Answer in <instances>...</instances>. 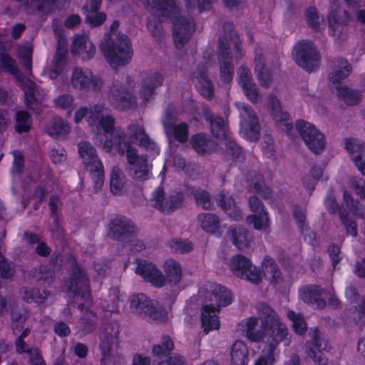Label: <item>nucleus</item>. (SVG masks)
Masks as SVG:
<instances>
[{
  "instance_id": "nucleus-1",
  "label": "nucleus",
  "mask_w": 365,
  "mask_h": 365,
  "mask_svg": "<svg viewBox=\"0 0 365 365\" xmlns=\"http://www.w3.org/2000/svg\"><path fill=\"white\" fill-rule=\"evenodd\" d=\"M144 4L155 17L172 19L174 41L178 48L189 41L195 31L193 18L180 14L174 0H145Z\"/></svg>"
},
{
  "instance_id": "nucleus-2",
  "label": "nucleus",
  "mask_w": 365,
  "mask_h": 365,
  "mask_svg": "<svg viewBox=\"0 0 365 365\" xmlns=\"http://www.w3.org/2000/svg\"><path fill=\"white\" fill-rule=\"evenodd\" d=\"M115 147L119 155L125 153L128 164L126 170L128 175L138 182H143L153 176L152 165L149 163L147 155H139L136 148L125 140V135L123 132H116L113 142L107 139L103 144V149L110 152Z\"/></svg>"
},
{
  "instance_id": "nucleus-3",
  "label": "nucleus",
  "mask_w": 365,
  "mask_h": 365,
  "mask_svg": "<svg viewBox=\"0 0 365 365\" xmlns=\"http://www.w3.org/2000/svg\"><path fill=\"white\" fill-rule=\"evenodd\" d=\"M99 48L110 66L115 69L128 64L133 56L131 42L126 35L111 34L104 36Z\"/></svg>"
},
{
  "instance_id": "nucleus-4",
  "label": "nucleus",
  "mask_w": 365,
  "mask_h": 365,
  "mask_svg": "<svg viewBox=\"0 0 365 365\" xmlns=\"http://www.w3.org/2000/svg\"><path fill=\"white\" fill-rule=\"evenodd\" d=\"M209 304L202 307L201 314L202 326L204 332L207 334L210 330L217 329L220 327V322L215 312L223 306H227L232 302L230 292L224 286L217 284H211L207 289Z\"/></svg>"
},
{
  "instance_id": "nucleus-5",
  "label": "nucleus",
  "mask_w": 365,
  "mask_h": 365,
  "mask_svg": "<svg viewBox=\"0 0 365 365\" xmlns=\"http://www.w3.org/2000/svg\"><path fill=\"white\" fill-rule=\"evenodd\" d=\"M84 117L87 118L91 125H100L101 129L98 130L93 140L96 145L103 148V144L108 139V135L114 129V118L103 105H96L89 109L86 107L81 108L75 114V122L79 123Z\"/></svg>"
},
{
  "instance_id": "nucleus-6",
  "label": "nucleus",
  "mask_w": 365,
  "mask_h": 365,
  "mask_svg": "<svg viewBox=\"0 0 365 365\" xmlns=\"http://www.w3.org/2000/svg\"><path fill=\"white\" fill-rule=\"evenodd\" d=\"M119 329L116 324H106L99 334L101 365H121L123 357L114 348L118 343Z\"/></svg>"
},
{
  "instance_id": "nucleus-7",
  "label": "nucleus",
  "mask_w": 365,
  "mask_h": 365,
  "mask_svg": "<svg viewBox=\"0 0 365 365\" xmlns=\"http://www.w3.org/2000/svg\"><path fill=\"white\" fill-rule=\"evenodd\" d=\"M78 149L85 169L92 176L95 188L101 189L104 182V169L96 148L90 142L81 141L78 145Z\"/></svg>"
},
{
  "instance_id": "nucleus-8",
  "label": "nucleus",
  "mask_w": 365,
  "mask_h": 365,
  "mask_svg": "<svg viewBox=\"0 0 365 365\" xmlns=\"http://www.w3.org/2000/svg\"><path fill=\"white\" fill-rule=\"evenodd\" d=\"M132 312L150 322H165L168 313L161 307L155 306L152 301L144 294L139 293L130 299Z\"/></svg>"
},
{
  "instance_id": "nucleus-9",
  "label": "nucleus",
  "mask_w": 365,
  "mask_h": 365,
  "mask_svg": "<svg viewBox=\"0 0 365 365\" xmlns=\"http://www.w3.org/2000/svg\"><path fill=\"white\" fill-rule=\"evenodd\" d=\"M294 59L296 63L307 71H316L321 63V56L314 43L307 40L299 41L294 47Z\"/></svg>"
},
{
  "instance_id": "nucleus-10",
  "label": "nucleus",
  "mask_w": 365,
  "mask_h": 365,
  "mask_svg": "<svg viewBox=\"0 0 365 365\" xmlns=\"http://www.w3.org/2000/svg\"><path fill=\"white\" fill-rule=\"evenodd\" d=\"M184 199L181 192L173 191L166 194L163 187H158L153 192L150 202L153 207L164 214L170 215L182 205Z\"/></svg>"
},
{
  "instance_id": "nucleus-11",
  "label": "nucleus",
  "mask_w": 365,
  "mask_h": 365,
  "mask_svg": "<svg viewBox=\"0 0 365 365\" xmlns=\"http://www.w3.org/2000/svg\"><path fill=\"white\" fill-rule=\"evenodd\" d=\"M295 127L307 146L314 154H319L325 150V136L314 125L298 120L295 123Z\"/></svg>"
},
{
  "instance_id": "nucleus-12",
  "label": "nucleus",
  "mask_w": 365,
  "mask_h": 365,
  "mask_svg": "<svg viewBox=\"0 0 365 365\" xmlns=\"http://www.w3.org/2000/svg\"><path fill=\"white\" fill-rule=\"evenodd\" d=\"M230 268L237 277L255 284L262 282L260 269L252 265L251 261L242 255H236L232 257Z\"/></svg>"
},
{
  "instance_id": "nucleus-13",
  "label": "nucleus",
  "mask_w": 365,
  "mask_h": 365,
  "mask_svg": "<svg viewBox=\"0 0 365 365\" xmlns=\"http://www.w3.org/2000/svg\"><path fill=\"white\" fill-rule=\"evenodd\" d=\"M108 235L113 240L121 242L130 241V238L135 237L138 229L134 222L122 215L116 216L111 219L108 224Z\"/></svg>"
},
{
  "instance_id": "nucleus-14",
  "label": "nucleus",
  "mask_w": 365,
  "mask_h": 365,
  "mask_svg": "<svg viewBox=\"0 0 365 365\" xmlns=\"http://www.w3.org/2000/svg\"><path fill=\"white\" fill-rule=\"evenodd\" d=\"M67 292L75 297L88 301L90 299V284L86 273L82 267L76 264L72 269V275L66 282Z\"/></svg>"
},
{
  "instance_id": "nucleus-15",
  "label": "nucleus",
  "mask_w": 365,
  "mask_h": 365,
  "mask_svg": "<svg viewBox=\"0 0 365 365\" xmlns=\"http://www.w3.org/2000/svg\"><path fill=\"white\" fill-rule=\"evenodd\" d=\"M309 335L311 340L306 344L307 354L318 365H327V359L322 351L331 348L328 339L319 333L317 328H311Z\"/></svg>"
},
{
  "instance_id": "nucleus-16",
  "label": "nucleus",
  "mask_w": 365,
  "mask_h": 365,
  "mask_svg": "<svg viewBox=\"0 0 365 365\" xmlns=\"http://www.w3.org/2000/svg\"><path fill=\"white\" fill-rule=\"evenodd\" d=\"M217 56L220 66V79L224 83H230L232 81L235 68L232 55L225 37H220L218 39Z\"/></svg>"
},
{
  "instance_id": "nucleus-17",
  "label": "nucleus",
  "mask_w": 365,
  "mask_h": 365,
  "mask_svg": "<svg viewBox=\"0 0 365 365\" xmlns=\"http://www.w3.org/2000/svg\"><path fill=\"white\" fill-rule=\"evenodd\" d=\"M240 133L250 141H256L260 135V125L254 109L243 106L240 110Z\"/></svg>"
},
{
  "instance_id": "nucleus-18",
  "label": "nucleus",
  "mask_w": 365,
  "mask_h": 365,
  "mask_svg": "<svg viewBox=\"0 0 365 365\" xmlns=\"http://www.w3.org/2000/svg\"><path fill=\"white\" fill-rule=\"evenodd\" d=\"M71 83L74 88L80 91H97L101 88L103 82L90 69L76 68L72 73Z\"/></svg>"
},
{
  "instance_id": "nucleus-19",
  "label": "nucleus",
  "mask_w": 365,
  "mask_h": 365,
  "mask_svg": "<svg viewBox=\"0 0 365 365\" xmlns=\"http://www.w3.org/2000/svg\"><path fill=\"white\" fill-rule=\"evenodd\" d=\"M123 132L125 135L128 136L133 143L138 145L144 148L146 150L158 152V148L155 143L146 133L143 125L138 123H132L127 128L126 134L121 130L113 129L112 133V138H109L113 142V138L116 132Z\"/></svg>"
},
{
  "instance_id": "nucleus-20",
  "label": "nucleus",
  "mask_w": 365,
  "mask_h": 365,
  "mask_svg": "<svg viewBox=\"0 0 365 365\" xmlns=\"http://www.w3.org/2000/svg\"><path fill=\"white\" fill-rule=\"evenodd\" d=\"M14 76L19 82V84L26 89L24 94L27 106L34 111L38 110L40 108L39 101L42 98L41 91L39 90V88L34 82L21 74L20 71L18 72V74H15Z\"/></svg>"
},
{
  "instance_id": "nucleus-21",
  "label": "nucleus",
  "mask_w": 365,
  "mask_h": 365,
  "mask_svg": "<svg viewBox=\"0 0 365 365\" xmlns=\"http://www.w3.org/2000/svg\"><path fill=\"white\" fill-rule=\"evenodd\" d=\"M109 96L115 106L121 110L132 109L136 106V98L118 81L110 86Z\"/></svg>"
},
{
  "instance_id": "nucleus-22",
  "label": "nucleus",
  "mask_w": 365,
  "mask_h": 365,
  "mask_svg": "<svg viewBox=\"0 0 365 365\" xmlns=\"http://www.w3.org/2000/svg\"><path fill=\"white\" fill-rule=\"evenodd\" d=\"M331 11L328 16L329 24L334 31V35L339 36L351 21V18L345 9L339 6L338 0H331Z\"/></svg>"
},
{
  "instance_id": "nucleus-23",
  "label": "nucleus",
  "mask_w": 365,
  "mask_h": 365,
  "mask_svg": "<svg viewBox=\"0 0 365 365\" xmlns=\"http://www.w3.org/2000/svg\"><path fill=\"white\" fill-rule=\"evenodd\" d=\"M138 266L135 272L156 287H162L165 284V277L157 267L145 260L137 259Z\"/></svg>"
},
{
  "instance_id": "nucleus-24",
  "label": "nucleus",
  "mask_w": 365,
  "mask_h": 365,
  "mask_svg": "<svg viewBox=\"0 0 365 365\" xmlns=\"http://www.w3.org/2000/svg\"><path fill=\"white\" fill-rule=\"evenodd\" d=\"M345 148L359 171L365 176V143L356 140H346Z\"/></svg>"
},
{
  "instance_id": "nucleus-25",
  "label": "nucleus",
  "mask_w": 365,
  "mask_h": 365,
  "mask_svg": "<svg viewBox=\"0 0 365 365\" xmlns=\"http://www.w3.org/2000/svg\"><path fill=\"white\" fill-rule=\"evenodd\" d=\"M71 52L81 56L83 60H90L96 54V47L88 36L76 35L72 43Z\"/></svg>"
},
{
  "instance_id": "nucleus-26",
  "label": "nucleus",
  "mask_w": 365,
  "mask_h": 365,
  "mask_svg": "<svg viewBox=\"0 0 365 365\" xmlns=\"http://www.w3.org/2000/svg\"><path fill=\"white\" fill-rule=\"evenodd\" d=\"M262 327L265 329L274 328L281 322V319L275 310L268 304L260 302L257 305Z\"/></svg>"
},
{
  "instance_id": "nucleus-27",
  "label": "nucleus",
  "mask_w": 365,
  "mask_h": 365,
  "mask_svg": "<svg viewBox=\"0 0 365 365\" xmlns=\"http://www.w3.org/2000/svg\"><path fill=\"white\" fill-rule=\"evenodd\" d=\"M333 71L329 75V81L333 85L340 86V81L346 78L351 72V66L343 58H336L331 61Z\"/></svg>"
},
{
  "instance_id": "nucleus-28",
  "label": "nucleus",
  "mask_w": 365,
  "mask_h": 365,
  "mask_svg": "<svg viewBox=\"0 0 365 365\" xmlns=\"http://www.w3.org/2000/svg\"><path fill=\"white\" fill-rule=\"evenodd\" d=\"M227 236L234 245L240 250L247 249L252 241V235L245 227L236 226L229 229Z\"/></svg>"
},
{
  "instance_id": "nucleus-29",
  "label": "nucleus",
  "mask_w": 365,
  "mask_h": 365,
  "mask_svg": "<svg viewBox=\"0 0 365 365\" xmlns=\"http://www.w3.org/2000/svg\"><path fill=\"white\" fill-rule=\"evenodd\" d=\"M323 293L324 290L321 287L311 285L302 289L300 296L304 302L315 304L317 308L322 309L327 306L322 297Z\"/></svg>"
},
{
  "instance_id": "nucleus-30",
  "label": "nucleus",
  "mask_w": 365,
  "mask_h": 365,
  "mask_svg": "<svg viewBox=\"0 0 365 365\" xmlns=\"http://www.w3.org/2000/svg\"><path fill=\"white\" fill-rule=\"evenodd\" d=\"M187 195L188 197H192L196 205L205 210H212L215 208L212 196L205 190L190 187L187 190Z\"/></svg>"
},
{
  "instance_id": "nucleus-31",
  "label": "nucleus",
  "mask_w": 365,
  "mask_h": 365,
  "mask_svg": "<svg viewBox=\"0 0 365 365\" xmlns=\"http://www.w3.org/2000/svg\"><path fill=\"white\" fill-rule=\"evenodd\" d=\"M67 48L63 41H59L56 53L52 61V68L48 73L51 79H56L63 71L66 64Z\"/></svg>"
},
{
  "instance_id": "nucleus-32",
  "label": "nucleus",
  "mask_w": 365,
  "mask_h": 365,
  "mask_svg": "<svg viewBox=\"0 0 365 365\" xmlns=\"http://www.w3.org/2000/svg\"><path fill=\"white\" fill-rule=\"evenodd\" d=\"M268 104L271 109V114L274 120L278 123H284L287 130L292 128L289 113L283 112L279 101L275 96L270 94L268 97Z\"/></svg>"
},
{
  "instance_id": "nucleus-33",
  "label": "nucleus",
  "mask_w": 365,
  "mask_h": 365,
  "mask_svg": "<svg viewBox=\"0 0 365 365\" xmlns=\"http://www.w3.org/2000/svg\"><path fill=\"white\" fill-rule=\"evenodd\" d=\"M205 119L209 122L212 135L217 138L227 137L224 119L219 115L211 114L207 109L203 110Z\"/></svg>"
},
{
  "instance_id": "nucleus-34",
  "label": "nucleus",
  "mask_w": 365,
  "mask_h": 365,
  "mask_svg": "<svg viewBox=\"0 0 365 365\" xmlns=\"http://www.w3.org/2000/svg\"><path fill=\"white\" fill-rule=\"evenodd\" d=\"M31 275L36 284L40 287L51 286L54 281L53 270L44 265L32 269Z\"/></svg>"
},
{
  "instance_id": "nucleus-35",
  "label": "nucleus",
  "mask_w": 365,
  "mask_h": 365,
  "mask_svg": "<svg viewBox=\"0 0 365 365\" xmlns=\"http://www.w3.org/2000/svg\"><path fill=\"white\" fill-rule=\"evenodd\" d=\"M197 222L207 233L214 234L220 228V218L210 212H202L197 215Z\"/></svg>"
},
{
  "instance_id": "nucleus-36",
  "label": "nucleus",
  "mask_w": 365,
  "mask_h": 365,
  "mask_svg": "<svg viewBox=\"0 0 365 365\" xmlns=\"http://www.w3.org/2000/svg\"><path fill=\"white\" fill-rule=\"evenodd\" d=\"M97 324V314L91 310H86L79 319V331L83 336L87 335L96 330Z\"/></svg>"
},
{
  "instance_id": "nucleus-37",
  "label": "nucleus",
  "mask_w": 365,
  "mask_h": 365,
  "mask_svg": "<svg viewBox=\"0 0 365 365\" xmlns=\"http://www.w3.org/2000/svg\"><path fill=\"white\" fill-rule=\"evenodd\" d=\"M230 355L231 365H247L248 349L242 341L237 340L233 344Z\"/></svg>"
},
{
  "instance_id": "nucleus-38",
  "label": "nucleus",
  "mask_w": 365,
  "mask_h": 365,
  "mask_svg": "<svg viewBox=\"0 0 365 365\" xmlns=\"http://www.w3.org/2000/svg\"><path fill=\"white\" fill-rule=\"evenodd\" d=\"M264 276L269 279L273 284H279L282 281V273L275 260L269 257H265L262 262Z\"/></svg>"
},
{
  "instance_id": "nucleus-39",
  "label": "nucleus",
  "mask_w": 365,
  "mask_h": 365,
  "mask_svg": "<svg viewBox=\"0 0 365 365\" xmlns=\"http://www.w3.org/2000/svg\"><path fill=\"white\" fill-rule=\"evenodd\" d=\"M265 331L267 332L271 331L270 336L272 339V343L277 345L280 342H282L284 346L289 345L291 336L289 334L287 327L282 322L276 325L274 328H268V329H265Z\"/></svg>"
},
{
  "instance_id": "nucleus-40",
  "label": "nucleus",
  "mask_w": 365,
  "mask_h": 365,
  "mask_svg": "<svg viewBox=\"0 0 365 365\" xmlns=\"http://www.w3.org/2000/svg\"><path fill=\"white\" fill-rule=\"evenodd\" d=\"M61 202V200L59 196L56 195H53L50 197L49 199V209L51 211V217L53 220V225L51 228V232H53V236H55L58 239H61L63 237V230L59 227L58 225V218L57 210L59 207Z\"/></svg>"
},
{
  "instance_id": "nucleus-41",
  "label": "nucleus",
  "mask_w": 365,
  "mask_h": 365,
  "mask_svg": "<svg viewBox=\"0 0 365 365\" xmlns=\"http://www.w3.org/2000/svg\"><path fill=\"white\" fill-rule=\"evenodd\" d=\"M174 349V342L168 335H163L158 344L153 346L152 351L155 356L161 360L163 357H167L170 351Z\"/></svg>"
},
{
  "instance_id": "nucleus-42",
  "label": "nucleus",
  "mask_w": 365,
  "mask_h": 365,
  "mask_svg": "<svg viewBox=\"0 0 365 365\" xmlns=\"http://www.w3.org/2000/svg\"><path fill=\"white\" fill-rule=\"evenodd\" d=\"M125 175L123 171L115 166L112 169L110 179V190L114 195H122L125 185Z\"/></svg>"
},
{
  "instance_id": "nucleus-43",
  "label": "nucleus",
  "mask_w": 365,
  "mask_h": 365,
  "mask_svg": "<svg viewBox=\"0 0 365 365\" xmlns=\"http://www.w3.org/2000/svg\"><path fill=\"white\" fill-rule=\"evenodd\" d=\"M338 97L349 106H355L361 100L360 92L345 86H336Z\"/></svg>"
},
{
  "instance_id": "nucleus-44",
  "label": "nucleus",
  "mask_w": 365,
  "mask_h": 365,
  "mask_svg": "<svg viewBox=\"0 0 365 365\" xmlns=\"http://www.w3.org/2000/svg\"><path fill=\"white\" fill-rule=\"evenodd\" d=\"M165 272L168 281L174 284H178L182 277L180 264L174 259H168L165 263Z\"/></svg>"
},
{
  "instance_id": "nucleus-45",
  "label": "nucleus",
  "mask_w": 365,
  "mask_h": 365,
  "mask_svg": "<svg viewBox=\"0 0 365 365\" xmlns=\"http://www.w3.org/2000/svg\"><path fill=\"white\" fill-rule=\"evenodd\" d=\"M197 78L200 83V92L206 98L211 100L213 96L214 86L209 79L206 71L198 69Z\"/></svg>"
},
{
  "instance_id": "nucleus-46",
  "label": "nucleus",
  "mask_w": 365,
  "mask_h": 365,
  "mask_svg": "<svg viewBox=\"0 0 365 365\" xmlns=\"http://www.w3.org/2000/svg\"><path fill=\"white\" fill-rule=\"evenodd\" d=\"M46 130L50 135H63L69 133L70 125L62 118L54 117L52 122L46 127Z\"/></svg>"
},
{
  "instance_id": "nucleus-47",
  "label": "nucleus",
  "mask_w": 365,
  "mask_h": 365,
  "mask_svg": "<svg viewBox=\"0 0 365 365\" xmlns=\"http://www.w3.org/2000/svg\"><path fill=\"white\" fill-rule=\"evenodd\" d=\"M223 145L225 153L233 160L242 162L245 160V157L242 148L232 138L227 136L223 138Z\"/></svg>"
},
{
  "instance_id": "nucleus-48",
  "label": "nucleus",
  "mask_w": 365,
  "mask_h": 365,
  "mask_svg": "<svg viewBox=\"0 0 365 365\" xmlns=\"http://www.w3.org/2000/svg\"><path fill=\"white\" fill-rule=\"evenodd\" d=\"M246 222L253 223L254 228L257 230H264L268 232L269 226V219L268 213L265 211L255 215H250L246 217Z\"/></svg>"
},
{
  "instance_id": "nucleus-49",
  "label": "nucleus",
  "mask_w": 365,
  "mask_h": 365,
  "mask_svg": "<svg viewBox=\"0 0 365 365\" xmlns=\"http://www.w3.org/2000/svg\"><path fill=\"white\" fill-rule=\"evenodd\" d=\"M245 331L247 337L252 341H259L264 336L263 331L257 329L258 319L256 317H250L245 321Z\"/></svg>"
},
{
  "instance_id": "nucleus-50",
  "label": "nucleus",
  "mask_w": 365,
  "mask_h": 365,
  "mask_svg": "<svg viewBox=\"0 0 365 365\" xmlns=\"http://www.w3.org/2000/svg\"><path fill=\"white\" fill-rule=\"evenodd\" d=\"M18 53L21 60L23 66L26 70L27 75H31L32 72V47L26 43L19 46Z\"/></svg>"
},
{
  "instance_id": "nucleus-51",
  "label": "nucleus",
  "mask_w": 365,
  "mask_h": 365,
  "mask_svg": "<svg viewBox=\"0 0 365 365\" xmlns=\"http://www.w3.org/2000/svg\"><path fill=\"white\" fill-rule=\"evenodd\" d=\"M50 295V292L43 289L42 293L38 289L34 288L23 289V299L29 303L34 302L41 304Z\"/></svg>"
},
{
  "instance_id": "nucleus-52",
  "label": "nucleus",
  "mask_w": 365,
  "mask_h": 365,
  "mask_svg": "<svg viewBox=\"0 0 365 365\" xmlns=\"http://www.w3.org/2000/svg\"><path fill=\"white\" fill-rule=\"evenodd\" d=\"M19 354H26L28 355V362L33 365L44 360L41 350L36 346H30L28 344L16 349Z\"/></svg>"
},
{
  "instance_id": "nucleus-53",
  "label": "nucleus",
  "mask_w": 365,
  "mask_h": 365,
  "mask_svg": "<svg viewBox=\"0 0 365 365\" xmlns=\"http://www.w3.org/2000/svg\"><path fill=\"white\" fill-rule=\"evenodd\" d=\"M16 274L13 262L8 260L0 252V277L3 279H12Z\"/></svg>"
},
{
  "instance_id": "nucleus-54",
  "label": "nucleus",
  "mask_w": 365,
  "mask_h": 365,
  "mask_svg": "<svg viewBox=\"0 0 365 365\" xmlns=\"http://www.w3.org/2000/svg\"><path fill=\"white\" fill-rule=\"evenodd\" d=\"M170 133L165 132L168 138L174 137V138L180 143H185L188 138V126L185 123H180L178 125L172 126Z\"/></svg>"
},
{
  "instance_id": "nucleus-55",
  "label": "nucleus",
  "mask_w": 365,
  "mask_h": 365,
  "mask_svg": "<svg viewBox=\"0 0 365 365\" xmlns=\"http://www.w3.org/2000/svg\"><path fill=\"white\" fill-rule=\"evenodd\" d=\"M15 130L18 133L28 132L30 130V115L24 110H19L16 113Z\"/></svg>"
},
{
  "instance_id": "nucleus-56",
  "label": "nucleus",
  "mask_w": 365,
  "mask_h": 365,
  "mask_svg": "<svg viewBox=\"0 0 365 365\" xmlns=\"http://www.w3.org/2000/svg\"><path fill=\"white\" fill-rule=\"evenodd\" d=\"M287 317L292 322L293 329L297 334L302 335L306 332L307 325L301 314H296L294 311H289Z\"/></svg>"
},
{
  "instance_id": "nucleus-57",
  "label": "nucleus",
  "mask_w": 365,
  "mask_h": 365,
  "mask_svg": "<svg viewBox=\"0 0 365 365\" xmlns=\"http://www.w3.org/2000/svg\"><path fill=\"white\" fill-rule=\"evenodd\" d=\"M0 68L13 76L18 74L19 71L16 61L4 52L0 53Z\"/></svg>"
},
{
  "instance_id": "nucleus-58",
  "label": "nucleus",
  "mask_w": 365,
  "mask_h": 365,
  "mask_svg": "<svg viewBox=\"0 0 365 365\" xmlns=\"http://www.w3.org/2000/svg\"><path fill=\"white\" fill-rule=\"evenodd\" d=\"M222 28H223L224 32L226 34L225 36H223L222 37H225L227 41H228V38L234 41L235 48L239 53L236 54V58H241L242 57V53L240 51L239 36L237 33L233 32L232 23L229 22V21H223V22H222ZM227 45L229 46L228 43H227Z\"/></svg>"
},
{
  "instance_id": "nucleus-59",
  "label": "nucleus",
  "mask_w": 365,
  "mask_h": 365,
  "mask_svg": "<svg viewBox=\"0 0 365 365\" xmlns=\"http://www.w3.org/2000/svg\"><path fill=\"white\" fill-rule=\"evenodd\" d=\"M249 187L264 199H269L272 197L270 189L264 184V181L260 175L257 176L255 181L252 180Z\"/></svg>"
},
{
  "instance_id": "nucleus-60",
  "label": "nucleus",
  "mask_w": 365,
  "mask_h": 365,
  "mask_svg": "<svg viewBox=\"0 0 365 365\" xmlns=\"http://www.w3.org/2000/svg\"><path fill=\"white\" fill-rule=\"evenodd\" d=\"M86 22L92 27H97L102 25L106 19V14L104 12H98V11H85Z\"/></svg>"
},
{
  "instance_id": "nucleus-61",
  "label": "nucleus",
  "mask_w": 365,
  "mask_h": 365,
  "mask_svg": "<svg viewBox=\"0 0 365 365\" xmlns=\"http://www.w3.org/2000/svg\"><path fill=\"white\" fill-rule=\"evenodd\" d=\"M177 122V112L173 105H169L165 110V116L163 120V125L165 132L170 133L172 126Z\"/></svg>"
},
{
  "instance_id": "nucleus-62",
  "label": "nucleus",
  "mask_w": 365,
  "mask_h": 365,
  "mask_svg": "<svg viewBox=\"0 0 365 365\" xmlns=\"http://www.w3.org/2000/svg\"><path fill=\"white\" fill-rule=\"evenodd\" d=\"M190 144L194 150L199 154H204L207 150V140L205 135L197 133L192 136Z\"/></svg>"
},
{
  "instance_id": "nucleus-63",
  "label": "nucleus",
  "mask_w": 365,
  "mask_h": 365,
  "mask_svg": "<svg viewBox=\"0 0 365 365\" xmlns=\"http://www.w3.org/2000/svg\"><path fill=\"white\" fill-rule=\"evenodd\" d=\"M344 201L346 207L357 216L362 215V206L358 200L354 199L351 194L347 190L344 191Z\"/></svg>"
},
{
  "instance_id": "nucleus-64",
  "label": "nucleus",
  "mask_w": 365,
  "mask_h": 365,
  "mask_svg": "<svg viewBox=\"0 0 365 365\" xmlns=\"http://www.w3.org/2000/svg\"><path fill=\"white\" fill-rule=\"evenodd\" d=\"M171 250L176 253L183 254L190 252L193 248V245L187 240H181L180 239H173L169 242Z\"/></svg>"
}]
</instances>
